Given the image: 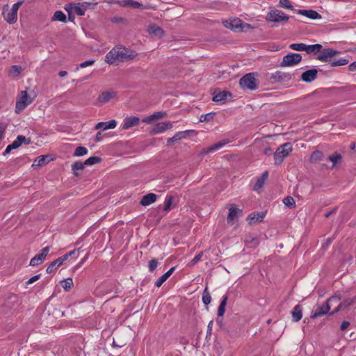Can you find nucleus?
Instances as JSON below:
<instances>
[{"mask_svg":"<svg viewBox=\"0 0 356 356\" xmlns=\"http://www.w3.org/2000/svg\"><path fill=\"white\" fill-rule=\"evenodd\" d=\"M291 152L292 145L291 143H286L280 145L274 153L275 164L280 165Z\"/></svg>","mask_w":356,"mask_h":356,"instance_id":"7ed1b4c3","label":"nucleus"},{"mask_svg":"<svg viewBox=\"0 0 356 356\" xmlns=\"http://www.w3.org/2000/svg\"><path fill=\"white\" fill-rule=\"evenodd\" d=\"M23 3L24 0H20L17 1V3L13 5L11 9L13 10L14 11H16V13L17 14L18 9L22 5Z\"/></svg>","mask_w":356,"mask_h":356,"instance_id":"13d9d810","label":"nucleus"},{"mask_svg":"<svg viewBox=\"0 0 356 356\" xmlns=\"http://www.w3.org/2000/svg\"><path fill=\"white\" fill-rule=\"evenodd\" d=\"M95 63L94 60H90L85 62H83L79 64V67L81 68L86 67L88 66L92 65Z\"/></svg>","mask_w":356,"mask_h":356,"instance_id":"bf43d9fd","label":"nucleus"},{"mask_svg":"<svg viewBox=\"0 0 356 356\" xmlns=\"http://www.w3.org/2000/svg\"><path fill=\"white\" fill-rule=\"evenodd\" d=\"M323 46L321 44H310L307 45L306 44V49L305 51H306L307 54H316L317 53L320 52L322 49Z\"/></svg>","mask_w":356,"mask_h":356,"instance_id":"cd10ccee","label":"nucleus"},{"mask_svg":"<svg viewBox=\"0 0 356 356\" xmlns=\"http://www.w3.org/2000/svg\"><path fill=\"white\" fill-rule=\"evenodd\" d=\"M323 156L324 154L321 151L316 150L312 152L310 157V161L311 162H316L318 161L322 160Z\"/></svg>","mask_w":356,"mask_h":356,"instance_id":"c9c22d12","label":"nucleus"},{"mask_svg":"<svg viewBox=\"0 0 356 356\" xmlns=\"http://www.w3.org/2000/svg\"><path fill=\"white\" fill-rule=\"evenodd\" d=\"M49 250H50V247L49 246H47V247H45V248L42 249L41 252L40 254L43 257L46 258V257H47L48 252H49Z\"/></svg>","mask_w":356,"mask_h":356,"instance_id":"052dcab7","label":"nucleus"},{"mask_svg":"<svg viewBox=\"0 0 356 356\" xmlns=\"http://www.w3.org/2000/svg\"><path fill=\"white\" fill-rule=\"evenodd\" d=\"M355 298H348L345 299L343 301L341 302V305L343 307V309L348 307L350 305H353L355 304Z\"/></svg>","mask_w":356,"mask_h":356,"instance_id":"09e8293b","label":"nucleus"},{"mask_svg":"<svg viewBox=\"0 0 356 356\" xmlns=\"http://www.w3.org/2000/svg\"><path fill=\"white\" fill-rule=\"evenodd\" d=\"M49 156L42 155L38 156L33 162V165L42 166L47 163L49 161Z\"/></svg>","mask_w":356,"mask_h":356,"instance_id":"72a5a7b5","label":"nucleus"},{"mask_svg":"<svg viewBox=\"0 0 356 356\" xmlns=\"http://www.w3.org/2000/svg\"><path fill=\"white\" fill-rule=\"evenodd\" d=\"M148 33L151 35L156 36L158 38H161L164 35V31L163 29L156 24L149 26L148 28Z\"/></svg>","mask_w":356,"mask_h":356,"instance_id":"aec40b11","label":"nucleus"},{"mask_svg":"<svg viewBox=\"0 0 356 356\" xmlns=\"http://www.w3.org/2000/svg\"><path fill=\"white\" fill-rule=\"evenodd\" d=\"M227 24H225L227 28H229L234 31H241V24L242 21L239 19H234L232 20L230 22H227Z\"/></svg>","mask_w":356,"mask_h":356,"instance_id":"a878e982","label":"nucleus"},{"mask_svg":"<svg viewBox=\"0 0 356 356\" xmlns=\"http://www.w3.org/2000/svg\"><path fill=\"white\" fill-rule=\"evenodd\" d=\"M203 256V252H199L188 264L189 266H194L196 263H197Z\"/></svg>","mask_w":356,"mask_h":356,"instance_id":"6e6d98bb","label":"nucleus"},{"mask_svg":"<svg viewBox=\"0 0 356 356\" xmlns=\"http://www.w3.org/2000/svg\"><path fill=\"white\" fill-rule=\"evenodd\" d=\"M283 203L288 208H293L296 205V202L291 196H287L283 199Z\"/></svg>","mask_w":356,"mask_h":356,"instance_id":"c03bdc74","label":"nucleus"},{"mask_svg":"<svg viewBox=\"0 0 356 356\" xmlns=\"http://www.w3.org/2000/svg\"><path fill=\"white\" fill-rule=\"evenodd\" d=\"M213 101L215 102L224 103L228 96L231 97L232 94L228 91H219L217 92L216 90L213 92Z\"/></svg>","mask_w":356,"mask_h":356,"instance_id":"a211bd4d","label":"nucleus"},{"mask_svg":"<svg viewBox=\"0 0 356 356\" xmlns=\"http://www.w3.org/2000/svg\"><path fill=\"white\" fill-rule=\"evenodd\" d=\"M330 63L331 67H337L346 65L349 63V60L347 58H340L338 60H332Z\"/></svg>","mask_w":356,"mask_h":356,"instance_id":"e433bc0d","label":"nucleus"},{"mask_svg":"<svg viewBox=\"0 0 356 356\" xmlns=\"http://www.w3.org/2000/svg\"><path fill=\"white\" fill-rule=\"evenodd\" d=\"M342 309H343V308L341 306V303H339V305L331 313H330V315L332 316Z\"/></svg>","mask_w":356,"mask_h":356,"instance_id":"69168bd1","label":"nucleus"},{"mask_svg":"<svg viewBox=\"0 0 356 356\" xmlns=\"http://www.w3.org/2000/svg\"><path fill=\"white\" fill-rule=\"evenodd\" d=\"M59 21L61 22H66L67 17L63 12L61 10H56L53 17H51V22Z\"/></svg>","mask_w":356,"mask_h":356,"instance_id":"c756f323","label":"nucleus"},{"mask_svg":"<svg viewBox=\"0 0 356 356\" xmlns=\"http://www.w3.org/2000/svg\"><path fill=\"white\" fill-rule=\"evenodd\" d=\"M266 213L264 212H257V213H250L248 216V220H250L249 223L252 224L257 222H261Z\"/></svg>","mask_w":356,"mask_h":356,"instance_id":"393cba45","label":"nucleus"},{"mask_svg":"<svg viewBox=\"0 0 356 356\" xmlns=\"http://www.w3.org/2000/svg\"><path fill=\"white\" fill-rule=\"evenodd\" d=\"M348 70L350 72H354L356 71V61L351 63L348 65Z\"/></svg>","mask_w":356,"mask_h":356,"instance_id":"774afa93","label":"nucleus"},{"mask_svg":"<svg viewBox=\"0 0 356 356\" xmlns=\"http://www.w3.org/2000/svg\"><path fill=\"white\" fill-rule=\"evenodd\" d=\"M202 301L205 305H208L211 301V297L207 287H206L203 291Z\"/></svg>","mask_w":356,"mask_h":356,"instance_id":"ea45409f","label":"nucleus"},{"mask_svg":"<svg viewBox=\"0 0 356 356\" xmlns=\"http://www.w3.org/2000/svg\"><path fill=\"white\" fill-rule=\"evenodd\" d=\"M228 297L227 296H225L222 297V299L220 302V304L218 309V316L222 317L225 312V307L227 303Z\"/></svg>","mask_w":356,"mask_h":356,"instance_id":"7c9ffc66","label":"nucleus"},{"mask_svg":"<svg viewBox=\"0 0 356 356\" xmlns=\"http://www.w3.org/2000/svg\"><path fill=\"white\" fill-rule=\"evenodd\" d=\"M116 121L115 120H111L108 122H99L95 125V129H102L103 130H107L109 129H114L116 127Z\"/></svg>","mask_w":356,"mask_h":356,"instance_id":"6ab92c4d","label":"nucleus"},{"mask_svg":"<svg viewBox=\"0 0 356 356\" xmlns=\"http://www.w3.org/2000/svg\"><path fill=\"white\" fill-rule=\"evenodd\" d=\"M121 6L124 7H130L133 8H143V4L134 0H124L121 2Z\"/></svg>","mask_w":356,"mask_h":356,"instance_id":"c85d7f7f","label":"nucleus"},{"mask_svg":"<svg viewBox=\"0 0 356 356\" xmlns=\"http://www.w3.org/2000/svg\"><path fill=\"white\" fill-rule=\"evenodd\" d=\"M340 296H333L328 298L322 305H317L316 309L311 315V318H316L325 314H327L330 309V302L333 301H339Z\"/></svg>","mask_w":356,"mask_h":356,"instance_id":"f03ea898","label":"nucleus"},{"mask_svg":"<svg viewBox=\"0 0 356 356\" xmlns=\"http://www.w3.org/2000/svg\"><path fill=\"white\" fill-rule=\"evenodd\" d=\"M60 284H61L62 287L65 291H69L72 288V286L73 285L72 279V278H67V279H65L64 280H62L60 282Z\"/></svg>","mask_w":356,"mask_h":356,"instance_id":"79ce46f5","label":"nucleus"},{"mask_svg":"<svg viewBox=\"0 0 356 356\" xmlns=\"http://www.w3.org/2000/svg\"><path fill=\"white\" fill-rule=\"evenodd\" d=\"M291 315L293 318V321L298 322L301 320L302 317V307L300 305H297L294 307L293 311L291 312Z\"/></svg>","mask_w":356,"mask_h":356,"instance_id":"412c9836","label":"nucleus"},{"mask_svg":"<svg viewBox=\"0 0 356 356\" xmlns=\"http://www.w3.org/2000/svg\"><path fill=\"white\" fill-rule=\"evenodd\" d=\"M289 19V15L284 14L282 11L279 10H273L269 11L266 17L267 22L275 23L286 22Z\"/></svg>","mask_w":356,"mask_h":356,"instance_id":"423d86ee","label":"nucleus"},{"mask_svg":"<svg viewBox=\"0 0 356 356\" xmlns=\"http://www.w3.org/2000/svg\"><path fill=\"white\" fill-rule=\"evenodd\" d=\"M320 54L317 56L316 58L325 63H330L332 58L339 54V51L332 48H325L321 50Z\"/></svg>","mask_w":356,"mask_h":356,"instance_id":"6e6552de","label":"nucleus"},{"mask_svg":"<svg viewBox=\"0 0 356 356\" xmlns=\"http://www.w3.org/2000/svg\"><path fill=\"white\" fill-rule=\"evenodd\" d=\"M85 165L86 164L84 162L76 161L75 163H74L72 165V170L73 171L74 175L75 176H78L79 173L77 172V170H83Z\"/></svg>","mask_w":356,"mask_h":356,"instance_id":"f704fd0d","label":"nucleus"},{"mask_svg":"<svg viewBox=\"0 0 356 356\" xmlns=\"http://www.w3.org/2000/svg\"><path fill=\"white\" fill-rule=\"evenodd\" d=\"M175 270V267H172L171 268H170L165 273H164L156 280V282H155V286H156L157 287H160L172 274Z\"/></svg>","mask_w":356,"mask_h":356,"instance_id":"b1692460","label":"nucleus"},{"mask_svg":"<svg viewBox=\"0 0 356 356\" xmlns=\"http://www.w3.org/2000/svg\"><path fill=\"white\" fill-rule=\"evenodd\" d=\"M156 195L154 193H148L142 197L140 200V204L143 206L149 205L150 204L154 202L156 200Z\"/></svg>","mask_w":356,"mask_h":356,"instance_id":"4be33fe9","label":"nucleus"},{"mask_svg":"<svg viewBox=\"0 0 356 356\" xmlns=\"http://www.w3.org/2000/svg\"><path fill=\"white\" fill-rule=\"evenodd\" d=\"M302 56L300 54L290 53L284 56L280 64V67H291L300 63Z\"/></svg>","mask_w":356,"mask_h":356,"instance_id":"0eeeda50","label":"nucleus"},{"mask_svg":"<svg viewBox=\"0 0 356 356\" xmlns=\"http://www.w3.org/2000/svg\"><path fill=\"white\" fill-rule=\"evenodd\" d=\"M4 19L10 24H13L17 22V14L16 11L13 10H10L6 15L5 13H3Z\"/></svg>","mask_w":356,"mask_h":356,"instance_id":"5701e85b","label":"nucleus"},{"mask_svg":"<svg viewBox=\"0 0 356 356\" xmlns=\"http://www.w3.org/2000/svg\"><path fill=\"white\" fill-rule=\"evenodd\" d=\"M227 143L225 142V141H220V142H218L216 143V144L210 146L209 147H208L207 149H204L202 154H207L209 153V152H211V151H214V150H216V149H218L220 148H221L222 147H223Z\"/></svg>","mask_w":356,"mask_h":356,"instance_id":"473e14b6","label":"nucleus"},{"mask_svg":"<svg viewBox=\"0 0 356 356\" xmlns=\"http://www.w3.org/2000/svg\"><path fill=\"white\" fill-rule=\"evenodd\" d=\"M268 177V171H265L264 172L262 173V175H261V177H259L254 186V190H259L260 188H261L266 181V180L267 179Z\"/></svg>","mask_w":356,"mask_h":356,"instance_id":"bb28decb","label":"nucleus"},{"mask_svg":"<svg viewBox=\"0 0 356 356\" xmlns=\"http://www.w3.org/2000/svg\"><path fill=\"white\" fill-rule=\"evenodd\" d=\"M16 140L18 141L20 145H22V143L29 145L31 143V139L30 138H26L25 136L21 135L18 136Z\"/></svg>","mask_w":356,"mask_h":356,"instance_id":"3c124183","label":"nucleus"},{"mask_svg":"<svg viewBox=\"0 0 356 356\" xmlns=\"http://www.w3.org/2000/svg\"><path fill=\"white\" fill-rule=\"evenodd\" d=\"M292 75L289 72L276 71L271 74L269 79L272 83H283L290 81Z\"/></svg>","mask_w":356,"mask_h":356,"instance_id":"1a4fd4ad","label":"nucleus"},{"mask_svg":"<svg viewBox=\"0 0 356 356\" xmlns=\"http://www.w3.org/2000/svg\"><path fill=\"white\" fill-rule=\"evenodd\" d=\"M22 71V67L19 65H13L10 70V74L18 76Z\"/></svg>","mask_w":356,"mask_h":356,"instance_id":"8fccbe9b","label":"nucleus"},{"mask_svg":"<svg viewBox=\"0 0 356 356\" xmlns=\"http://www.w3.org/2000/svg\"><path fill=\"white\" fill-rule=\"evenodd\" d=\"M65 10L68 13V20L70 21V22H74V19H75V17L73 14V10H72L70 6H69L67 3L65 6Z\"/></svg>","mask_w":356,"mask_h":356,"instance_id":"864d4df0","label":"nucleus"},{"mask_svg":"<svg viewBox=\"0 0 356 356\" xmlns=\"http://www.w3.org/2000/svg\"><path fill=\"white\" fill-rule=\"evenodd\" d=\"M296 13L299 15L305 16L311 19H320L322 16L314 10H296Z\"/></svg>","mask_w":356,"mask_h":356,"instance_id":"ddd939ff","label":"nucleus"},{"mask_svg":"<svg viewBox=\"0 0 356 356\" xmlns=\"http://www.w3.org/2000/svg\"><path fill=\"white\" fill-rule=\"evenodd\" d=\"M68 258H69L68 255L67 254H65L63 255L62 257H58L57 259L59 261L60 264L62 265L64 263V261H65Z\"/></svg>","mask_w":356,"mask_h":356,"instance_id":"338daca9","label":"nucleus"},{"mask_svg":"<svg viewBox=\"0 0 356 356\" xmlns=\"http://www.w3.org/2000/svg\"><path fill=\"white\" fill-rule=\"evenodd\" d=\"M318 70L316 69H311L304 72L301 75V79L307 83L312 82L317 78Z\"/></svg>","mask_w":356,"mask_h":356,"instance_id":"f8f14e48","label":"nucleus"},{"mask_svg":"<svg viewBox=\"0 0 356 356\" xmlns=\"http://www.w3.org/2000/svg\"><path fill=\"white\" fill-rule=\"evenodd\" d=\"M70 6L72 10L74 13L79 16H83L85 15V11L88 9V6L90 5L88 2L83 3H67Z\"/></svg>","mask_w":356,"mask_h":356,"instance_id":"9b49d317","label":"nucleus"},{"mask_svg":"<svg viewBox=\"0 0 356 356\" xmlns=\"http://www.w3.org/2000/svg\"><path fill=\"white\" fill-rule=\"evenodd\" d=\"M33 101V98L29 97L26 91H21L19 94V99L16 102L15 113L17 114L20 113Z\"/></svg>","mask_w":356,"mask_h":356,"instance_id":"39448f33","label":"nucleus"},{"mask_svg":"<svg viewBox=\"0 0 356 356\" xmlns=\"http://www.w3.org/2000/svg\"><path fill=\"white\" fill-rule=\"evenodd\" d=\"M192 131H193L192 130H186V131H184L177 132L174 136H172V138H169L167 140L168 145H172L173 143H175V142L180 140L183 138H186L188 136V134Z\"/></svg>","mask_w":356,"mask_h":356,"instance_id":"dca6fc26","label":"nucleus"},{"mask_svg":"<svg viewBox=\"0 0 356 356\" xmlns=\"http://www.w3.org/2000/svg\"><path fill=\"white\" fill-rule=\"evenodd\" d=\"M280 6L282 8L294 10L293 6L289 1V0H280L279 1Z\"/></svg>","mask_w":356,"mask_h":356,"instance_id":"603ef678","label":"nucleus"},{"mask_svg":"<svg viewBox=\"0 0 356 356\" xmlns=\"http://www.w3.org/2000/svg\"><path fill=\"white\" fill-rule=\"evenodd\" d=\"M45 258L41 256L40 254H36L34 257H33L30 261V266H35L39 265Z\"/></svg>","mask_w":356,"mask_h":356,"instance_id":"58836bf2","label":"nucleus"},{"mask_svg":"<svg viewBox=\"0 0 356 356\" xmlns=\"http://www.w3.org/2000/svg\"><path fill=\"white\" fill-rule=\"evenodd\" d=\"M116 96V93L113 90H106L102 92L98 97L97 101L102 104L109 102L111 99Z\"/></svg>","mask_w":356,"mask_h":356,"instance_id":"4468645a","label":"nucleus"},{"mask_svg":"<svg viewBox=\"0 0 356 356\" xmlns=\"http://www.w3.org/2000/svg\"><path fill=\"white\" fill-rule=\"evenodd\" d=\"M350 325V323L348 321H344L341 323L340 329L341 330H345Z\"/></svg>","mask_w":356,"mask_h":356,"instance_id":"0e129e2a","label":"nucleus"},{"mask_svg":"<svg viewBox=\"0 0 356 356\" xmlns=\"http://www.w3.org/2000/svg\"><path fill=\"white\" fill-rule=\"evenodd\" d=\"M215 115H216L215 112H211V113H207L204 115H202L200 118V121L201 122H209L213 119Z\"/></svg>","mask_w":356,"mask_h":356,"instance_id":"49530a36","label":"nucleus"},{"mask_svg":"<svg viewBox=\"0 0 356 356\" xmlns=\"http://www.w3.org/2000/svg\"><path fill=\"white\" fill-rule=\"evenodd\" d=\"M240 213H242V209L237 208L234 204H231L227 218V222H232L237 217L238 214Z\"/></svg>","mask_w":356,"mask_h":356,"instance_id":"f3484780","label":"nucleus"},{"mask_svg":"<svg viewBox=\"0 0 356 356\" xmlns=\"http://www.w3.org/2000/svg\"><path fill=\"white\" fill-rule=\"evenodd\" d=\"M166 115H167V113L165 112H163V111L155 112L154 113L152 114V117H154V120L163 118Z\"/></svg>","mask_w":356,"mask_h":356,"instance_id":"4d7b16f0","label":"nucleus"},{"mask_svg":"<svg viewBox=\"0 0 356 356\" xmlns=\"http://www.w3.org/2000/svg\"><path fill=\"white\" fill-rule=\"evenodd\" d=\"M40 275H34L32 277H31L27 282H26V284H32L34 282L37 281L38 280L40 279Z\"/></svg>","mask_w":356,"mask_h":356,"instance_id":"680f3d73","label":"nucleus"},{"mask_svg":"<svg viewBox=\"0 0 356 356\" xmlns=\"http://www.w3.org/2000/svg\"><path fill=\"white\" fill-rule=\"evenodd\" d=\"M139 122L140 119L136 116L125 118L122 124V129H129L133 127L137 126Z\"/></svg>","mask_w":356,"mask_h":356,"instance_id":"2eb2a0df","label":"nucleus"},{"mask_svg":"<svg viewBox=\"0 0 356 356\" xmlns=\"http://www.w3.org/2000/svg\"><path fill=\"white\" fill-rule=\"evenodd\" d=\"M142 121L143 122H145V123H147V124H150L153 121H154V117H152V115H150L143 118Z\"/></svg>","mask_w":356,"mask_h":356,"instance_id":"e2e57ef3","label":"nucleus"},{"mask_svg":"<svg viewBox=\"0 0 356 356\" xmlns=\"http://www.w3.org/2000/svg\"><path fill=\"white\" fill-rule=\"evenodd\" d=\"M102 161V159L98 156H91L88 159H87L84 163L86 165H91L94 164L99 163Z\"/></svg>","mask_w":356,"mask_h":356,"instance_id":"a18cd8bd","label":"nucleus"},{"mask_svg":"<svg viewBox=\"0 0 356 356\" xmlns=\"http://www.w3.org/2000/svg\"><path fill=\"white\" fill-rule=\"evenodd\" d=\"M172 127V123L171 122H161L157 123L154 128L149 131L150 134L155 135L164 132L168 129H170Z\"/></svg>","mask_w":356,"mask_h":356,"instance_id":"9d476101","label":"nucleus"},{"mask_svg":"<svg viewBox=\"0 0 356 356\" xmlns=\"http://www.w3.org/2000/svg\"><path fill=\"white\" fill-rule=\"evenodd\" d=\"M137 54L135 51L131 49L116 46L106 54L105 61L110 65H118L120 63L134 59Z\"/></svg>","mask_w":356,"mask_h":356,"instance_id":"f257e3e1","label":"nucleus"},{"mask_svg":"<svg viewBox=\"0 0 356 356\" xmlns=\"http://www.w3.org/2000/svg\"><path fill=\"white\" fill-rule=\"evenodd\" d=\"M327 160L332 163V168L334 167L337 163H340L342 160L341 155L335 152L332 154L327 157Z\"/></svg>","mask_w":356,"mask_h":356,"instance_id":"2f4dec72","label":"nucleus"},{"mask_svg":"<svg viewBox=\"0 0 356 356\" xmlns=\"http://www.w3.org/2000/svg\"><path fill=\"white\" fill-rule=\"evenodd\" d=\"M158 266V260L153 259L149 261V270L152 273L155 270Z\"/></svg>","mask_w":356,"mask_h":356,"instance_id":"5fc2aeb1","label":"nucleus"},{"mask_svg":"<svg viewBox=\"0 0 356 356\" xmlns=\"http://www.w3.org/2000/svg\"><path fill=\"white\" fill-rule=\"evenodd\" d=\"M241 87L243 89L255 90L258 88V83L254 73H248L241 78L239 81Z\"/></svg>","mask_w":356,"mask_h":356,"instance_id":"20e7f679","label":"nucleus"},{"mask_svg":"<svg viewBox=\"0 0 356 356\" xmlns=\"http://www.w3.org/2000/svg\"><path fill=\"white\" fill-rule=\"evenodd\" d=\"M60 266H61V264H60L58 259H56L49 265V266L47 268L46 271L47 273H51L54 272L56 269Z\"/></svg>","mask_w":356,"mask_h":356,"instance_id":"4c0bfd02","label":"nucleus"},{"mask_svg":"<svg viewBox=\"0 0 356 356\" xmlns=\"http://www.w3.org/2000/svg\"><path fill=\"white\" fill-rule=\"evenodd\" d=\"M174 200V197L172 195H167L164 202V207L163 210L168 211L170 210L171 206L172 204V201Z\"/></svg>","mask_w":356,"mask_h":356,"instance_id":"a19ab883","label":"nucleus"},{"mask_svg":"<svg viewBox=\"0 0 356 356\" xmlns=\"http://www.w3.org/2000/svg\"><path fill=\"white\" fill-rule=\"evenodd\" d=\"M88 153V149L82 146H79L76 148L74 156H84Z\"/></svg>","mask_w":356,"mask_h":356,"instance_id":"de8ad7c7","label":"nucleus"},{"mask_svg":"<svg viewBox=\"0 0 356 356\" xmlns=\"http://www.w3.org/2000/svg\"><path fill=\"white\" fill-rule=\"evenodd\" d=\"M289 48L292 50L302 51L306 49V44L304 43H293L289 45Z\"/></svg>","mask_w":356,"mask_h":356,"instance_id":"37998d69","label":"nucleus"}]
</instances>
